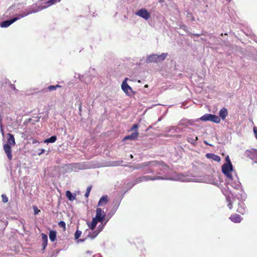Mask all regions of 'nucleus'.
Returning <instances> with one entry per match:
<instances>
[{"label": "nucleus", "instance_id": "nucleus-1", "mask_svg": "<svg viewBox=\"0 0 257 257\" xmlns=\"http://www.w3.org/2000/svg\"><path fill=\"white\" fill-rule=\"evenodd\" d=\"M7 136V143L4 145L3 148L8 160L10 161L13 159L12 147L16 145V142L13 135L9 133Z\"/></svg>", "mask_w": 257, "mask_h": 257}, {"label": "nucleus", "instance_id": "nucleus-2", "mask_svg": "<svg viewBox=\"0 0 257 257\" xmlns=\"http://www.w3.org/2000/svg\"><path fill=\"white\" fill-rule=\"evenodd\" d=\"M157 165H160L163 167H169L168 165L164 163V162H158L156 161H149V162H144L143 163H141L140 164H138L136 167L131 166L130 168L133 169V170L135 169H139L141 168H144L148 166H156Z\"/></svg>", "mask_w": 257, "mask_h": 257}, {"label": "nucleus", "instance_id": "nucleus-3", "mask_svg": "<svg viewBox=\"0 0 257 257\" xmlns=\"http://www.w3.org/2000/svg\"><path fill=\"white\" fill-rule=\"evenodd\" d=\"M167 56L166 53H162L161 55L152 54L148 57L147 59V62H160L164 61Z\"/></svg>", "mask_w": 257, "mask_h": 257}, {"label": "nucleus", "instance_id": "nucleus-4", "mask_svg": "<svg viewBox=\"0 0 257 257\" xmlns=\"http://www.w3.org/2000/svg\"><path fill=\"white\" fill-rule=\"evenodd\" d=\"M29 14L28 13H24L18 15L17 17L7 21H4L2 22L1 24V26L2 28H7L12 24L13 23L16 22V21L19 20L20 19L23 18Z\"/></svg>", "mask_w": 257, "mask_h": 257}, {"label": "nucleus", "instance_id": "nucleus-5", "mask_svg": "<svg viewBox=\"0 0 257 257\" xmlns=\"http://www.w3.org/2000/svg\"><path fill=\"white\" fill-rule=\"evenodd\" d=\"M200 119L202 121L209 120L216 123H219L220 122L219 117L215 114H205L202 116Z\"/></svg>", "mask_w": 257, "mask_h": 257}, {"label": "nucleus", "instance_id": "nucleus-6", "mask_svg": "<svg viewBox=\"0 0 257 257\" xmlns=\"http://www.w3.org/2000/svg\"><path fill=\"white\" fill-rule=\"evenodd\" d=\"M139 125L137 123L134 124L132 127L131 129V131H133L134 130H135V132L133 133L132 134L130 135H127L125 136L123 138V140H137V138L139 137V132L137 131V129L138 128Z\"/></svg>", "mask_w": 257, "mask_h": 257}, {"label": "nucleus", "instance_id": "nucleus-7", "mask_svg": "<svg viewBox=\"0 0 257 257\" xmlns=\"http://www.w3.org/2000/svg\"><path fill=\"white\" fill-rule=\"evenodd\" d=\"M233 170V166L232 164H224L222 166V173L226 176L228 178L232 179V175L231 172Z\"/></svg>", "mask_w": 257, "mask_h": 257}, {"label": "nucleus", "instance_id": "nucleus-8", "mask_svg": "<svg viewBox=\"0 0 257 257\" xmlns=\"http://www.w3.org/2000/svg\"><path fill=\"white\" fill-rule=\"evenodd\" d=\"M105 216V213L100 208H97L96 210V215L94 218L99 222H102Z\"/></svg>", "mask_w": 257, "mask_h": 257}, {"label": "nucleus", "instance_id": "nucleus-9", "mask_svg": "<svg viewBox=\"0 0 257 257\" xmlns=\"http://www.w3.org/2000/svg\"><path fill=\"white\" fill-rule=\"evenodd\" d=\"M127 78H126L122 82L121 84V88L122 90L127 94V95H131V93L133 92L132 88L131 86H130L126 83V80Z\"/></svg>", "mask_w": 257, "mask_h": 257}, {"label": "nucleus", "instance_id": "nucleus-10", "mask_svg": "<svg viewBox=\"0 0 257 257\" xmlns=\"http://www.w3.org/2000/svg\"><path fill=\"white\" fill-rule=\"evenodd\" d=\"M144 19L147 20L150 18V14L148 11L145 9H142L139 10L136 14Z\"/></svg>", "mask_w": 257, "mask_h": 257}, {"label": "nucleus", "instance_id": "nucleus-11", "mask_svg": "<svg viewBox=\"0 0 257 257\" xmlns=\"http://www.w3.org/2000/svg\"><path fill=\"white\" fill-rule=\"evenodd\" d=\"M107 222V220H106L105 222V223L102 225V227L100 229H98L96 230L93 231V232L89 233L88 234V236L92 239H94L99 233V232L101 231V230L103 229V228L104 227V225L106 224Z\"/></svg>", "mask_w": 257, "mask_h": 257}, {"label": "nucleus", "instance_id": "nucleus-12", "mask_svg": "<svg viewBox=\"0 0 257 257\" xmlns=\"http://www.w3.org/2000/svg\"><path fill=\"white\" fill-rule=\"evenodd\" d=\"M230 220L234 223H239L242 220L241 216L237 214H232L229 217Z\"/></svg>", "mask_w": 257, "mask_h": 257}, {"label": "nucleus", "instance_id": "nucleus-13", "mask_svg": "<svg viewBox=\"0 0 257 257\" xmlns=\"http://www.w3.org/2000/svg\"><path fill=\"white\" fill-rule=\"evenodd\" d=\"M227 115L228 111L226 108L223 107L220 110L219 112V118H221L222 120H224Z\"/></svg>", "mask_w": 257, "mask_h": 257}, {"label": "nucleus", "instance_id": "nucleus-14", "mask_svg": "<svg viewBox=\"0 0 257 257\" xmlns=\"http://www.w3.org/2000/svg\"><path fill=\"white\" fill-rule=\"evenodd\" d=\"M108 202V198L107 195L102 196L99 199L98 206H103L107 203Z\"/></svg>", "mask_w": 257, "mask_h": 257}, {"label": "nucleus", "instance_id": "nucleus-15", "mask_svg": "<svg viewBox=\"0 0 257 257\" xmlns=\"http://www.w3.org/2000/svg\"><path fill=\"white\" fill-rule=\"evenodd\" d=\"M206 157L207 159H212V160L217 161L218 162L220 161V157L216 155L211 153H208L206 155Z\"/></svg>", "mask_w": 257, "mask_h": 257}, {"label": "nucleus", "instance_id": "nucleus-16", "mask_svg": "<svg viewBox=\"0 0 257 257\" xmlns=\"http://www.w3.org/2000/svg\"><path fill=\"white\" fill-rule=\"evenodd\" d=\"M238 206L237 208L236 211L239 213L243 215L245 212V207H244V203L243 202L238 203Z\"/></svg>", "mask_w": 257, "mask_h": 257}, {"label": "nucleus", "instance_id": "nucleus-17", "mask_svg": "<svg viewBox=\"0 0 257 257\" xmlns=\"http://www.w3.org/2000/svg\"><path fill=\"white\" fill-rule=\"evenodd\" d=\"M42 246L43 249H45L47 245L48 242V237L47 235L45 233H42Z\"/></svg>", "mask_w": 257, "mask_h": 257}, {"label": "nucleus", "instance_id": "nucleus-18", "mask_svg": "<svg viewBox=\"0 0 257 257\" xmlns=\"http://www.w3.org/2000/svg\"><path fill=\"white\" fill-rule=\"evenodd\" d=\"M98 221L96 220L95 218H93L91 222L87 223L88 226H89V228L91 230H94V228L96 227V225Z\"/></svg>", "mask_w": 257, "mask_h": 257}, {"label": "nucleus", "instance_id": "nucleus-19", "mask_svg": "<svg viewBox=\"0 0 257 257\" xmlns=\"http://www.w3.org/2000/svg\"><path fill=\"white\" fill-rule=\"evenodd\" d=\"M60 1L61 0H49L45 3L46 6L44 8H48L58 3H59Z\"/></svg>", "mask_w": 257, "mask_h": 257}, {"label": "nucleus", "instance_id": "nucleus-20", "mask_svg": "<svg viewBox=\"0 0 257 257\" xmlns=\"http://www.w3.org/2000/svg\"><path fill=\"white\" fill-rule=\"evenodd\" d=\"M66 196L70 201H73L76 199V194L73 195L69 190L66 192Z\"/></svg>", "mask_w": 257, "mask_h": 257}, {"label": "nucleus", "instance_id": "nucleus-21", "mask_svg": "<svg viewBox=\"0 0 257 257\" xmlns=\"http://www.w3.org/2000/svg\"><path fill=\"white\" fill-rule=\"evenodd\" d=\"M143 177L145 178H144V181H147L149 180H156V179L159 180V179H163V178H162L161 177H160V176L153 177L151 176H143Z\"/></svg>", "mask_w": 257, "mask_h": 257}, {"label": "nucleus", "instance_id": "nucleus-22", "mask_svg": "<svg viewBox=\"0 0 257 257\" xmlns=\"http://www.w3.org/2000/svg\"><path fill=\"white\" fill-rule=\"evenodd\" d=\"M56 238V232L54 230H51L49 232V238L51 241H54Z\"/></svg>", "mask_w": 257, "mask_h": 257}, {"label": "nucleus", "instance_id": "nucleus-23", "mask_svg": "<svg viewBox=\"0 0 257 257\" xmlns=\"http://www.w3.org/2000/svg\"><path fill=\"white\" fill-rule=\"evenodd\" d=\"M57 140V137L55 136H53L50 138L45 140L44 141L45 143H54Z\"/></svg>", "mask_w": 257, "mask_h": 257}, {"label": "nucleus", "instance_id": "nucleus-24", "mask_svg": "<svg viewBox=\"0 0 257 257\" xmlns=\"http://www.w3.org/2000/svg\"><path fill=\"white\" fill-rule=\"evenodd\" d=\"M144 178H145V177H143V176H141V177H140L138 178H137L136 179L134 180L133 181V186H134L135 185L137 184H138V183H140L143 181H144Z\"/></svg>", "mask_w": 257, "mask_h": 257}, {"label": "nucleus", "instance_id": "nucleus-25", "mask_svg": "<svg viewBox=\"0 0 257 257\" xmlns=\"http://www.w3.org/2000/svg\"><path fill=\"white\" fill-rule=\"evenodd\" d=\"M62 86L58 84L56 85H50L48 87L47 89L49 91H53L56 89V88H61Z\"/></svg>", "mask_w": 257, "mask_h": 257}, {"label": "nucleus", "instance_id": "nucleus-26", "mask_svg": "<svg viewBox=\"0 0 257 257\" xmlns=\"http://www.w3.org/2000/svg\"><path fill=\"white\" fill-rule=\"evenodd\" d=\"M226 200H227V206L228 207V208L230 209H231L233 207V206H232V201H231V200L230 199V197H227L226 198Z\"/></svg>", "mask_w": 257, "mask_h": 257}, {"label": "nucleus", "instance_id": "nucleus-27", "mask_svg": "<svg viewBox=\"0 0 257 257\" xmlns=\"http://www.w3.org/2000/svg\"><path fill=\"white\" fill-rule=\"evenodd\" d=\"M58 225L60 227L62 228L64 231L66 230V224L64 221H60L58 222Z\"/></svg>", "mask_w": 257, "mask_h": 257}, {"label": "nucleus", "instance_id": "nucleus-28", "mask_svg": "<svg viewBox=\"0 0 257 257\" xmlns=\"http://www.w3.org/2000/svg\"><path fill=\"white\" fill-rule=\"evenodd\" d=\"M81 235V231L78 230H77L75 233V239H78Z\"/></svg>", "mask_w": 257, "mask_h": 257}, {"label": "nucleus", "instance_id": "nucleus-29", "mask_svg": "<svg viewBox=\"0 0 257 257\" xmlns=\"http://www.w3.org/2000/svg\"><path fill=\"white\" fill-rule=\"evenodd\" d=\"M2 201L4 203H7L8 202V198L5 194H2Z\"/></svg>", "mask_w": 257, "mask_h": 257}, {"label": "nucleus", "instance_id": "nucleus-30", "mask_svg": "<svg viewBox=\"0 0 257 257\" xmlns=\"http://www.w3.org/2000/svg\"><path fill=\"white\" fill-rule=\"evenodd\" d=\"M34 211L35 214H38L40 212V210L38 209V207L37 206H33Z\"/></svg>", "mask_w": 257, "mask_h": 257}, {"label": "nucleus", "instance_id": "nucleus-31", "mask_svg": "<svg viewBox=\"0 0 257 257\" xmlns=\"http://www.w3.org/2000/svg\"><path fill=\"white\" fill-rule=\"evenodd\" d=\"M225 161L226 162V164H232L228 156H227L225 158Z\"/></svg>", "mask_w": 257, "mask_h": 257}, {"label": "nucleus", "instance_id": "nucleus-32", "mask_svg": "<svg viewBox=\"0 0 257 257\" xmlns=\"http://www.w3.org/2000/svg\"><path fill=\"white\" fill-rule=\"evenodd\" d=\"M253 132H254L255 138L257 140V128H256V127H254L253 128Z\"/></svg>", "mask_w": 257, "mask_h": 257}, {"label": "nucleus", "instance_id": "nucleus-33", "mask_svg": "<svg viewBox=\"0 0 257 257\" xmlns=\"http://www.w3.org/2000/svg\"><path fill=\"white\" fill-rule=\"evenodd\" d=\"M91 188H92V186H88V187L87 188L86 192H89V193H90V191H91Z\"/></svg>", "mask_w": 257, "mask_h": 257}, {"label": "nucleus", "instance_id": "nucleus-34", "mask_svg": "<svg viewBox=\"0 0 257 257\" xmlns=\"http://www.w3.org/2000/svg\"><path fill=\"white\" fill-rule=\"evenodd\" d=\"M45 152V150L44 149H42L40 150V152L38 153V155L40 156L41 154H43Z\"/></svg>", "mask_w": 257, "mask_h": 257}, {"label": "nucleus", "instance_id": "nucleus-35", "mask_svg": "<svg viewBox=\"0 0 257 257\" xmlns=\"http://www.w3.org/2000/svg\"><path fill=\"white\" fill-rule=\"evenodd\" d=\"M89 193H89V192H86V193H85V194L84 195L85 197H86V198H88L89 195Z\"/></svg>", "mask_w": 257, "mask_h": 257}, {"label": "nucleus", "instance_id": "nucleus-36", "mask_svg": "<svg viewBox=\"0 0 257 257\" xmlns=\"http://www.w3.org/2000/svg\"><path fill=\"white\" fill-rule=\"evenodd\" d=\"M192 35L196 37H199L201 35L200 34H192Z\"/></svg>", "mask_w": 257, "mask_h": 257}, {"label": "nucleus", "instance_id": "nucleus-37", "mask_svg": "<svg viewBox=\"0 0 257 257\" xmlns=\"http://www.w3.org/2000/svg\"><path fill=\"white\" fill-rule=\"evenodd\" d=\"M204 144H206V145H207L211 146V145L207 143V142L206 141H204Z\"/></svg>", "mask_w": 257, "mask_h": 257}, {"label": "nucleus", "instance_id": "nucleus-38", "mask_svg": "<svg viewBox=\"0 0 257 257\" xmlns=\"http://www.w3.org/2000/svg\"><path fill=\"white\" fill-rule=\"evenodd\" d=\"M131 158H133V156L132 155H131Z\"/></svg>", "mask_w": 257, "mask_h": 257}, {"label": "nucleus", "instance_id": "nucleus-39", "mask_svg": "<svg viewBox=\"0 0 257 257\" xmlns=\"http://www.w3.org/2000/svg\"><path fill=\"white\" fill-rule=\"evenodd\" d=\"M148 85H146L145 86V87H148Z\"/></svg>", "mask_w": 257, "mask_h": 257}]
</instances>
